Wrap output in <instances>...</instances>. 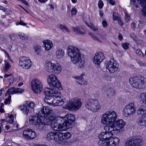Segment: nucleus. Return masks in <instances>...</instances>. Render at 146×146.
I'll return each instance as SVG.
<instances>
[{
  "mask_svg": "<svg viewBox=\"0 0 146 146\" xmlns=\"http://www.w3.org/2000/svg\"><path fill=\"white\" fill-rule=\"evenodd\" d=\"M68 54L70 58L71 62L74 64H76L80 62L78 67L80 68L84 67V62L82 60L81 54L80 50L77 47L70 46L68 48Z\"/></svg>",
  "mask_w": 146,
  "mask_h": 146,
  "instance_id": "1",
  "label": "nucleus"
},
{
  "mask_svg": "<svg viewBox=\"0 0 146 146\" xmlns=\"http://www.w3.org/2000/svg\"><path fill=\"white\" fill-rule=\"evenodd\" d=\"M62 117L59 116L52 115L45 120L47 125H50L52 129L54 131H62L66 130L64 123L62 121Z\"/></svg>",
  "mask_w": 146,
  "mask_h": 146,
  "instance_id": "2",
  "label": "nucleus"
},
{
  "mask_svg": "<svg viewBox=\"0 0 146 146\" xmlns=\"http://www.w3.org/2000/svg\"><path fill=\"white\" fill-rule=\"evenodd\" d=\"M126 124L125 121L122 119L117 120L111 125H107L105 126V129L107 131H119V133L122 132L123 129Z\"/></svg>",
  "mask_w": 146,
  "mask_h": 146,
  "instance_id": "3",
  "label": "nucleus"
},
{
  "mask_svg": "<svg viewBox=\"0 0 146 146\" xmlns=\"http://www.w3.org/2000/svg\"><path fill=\"white\" fill-rule=\"evenodd\" d=\"M116 113L114 111H106L104 113L101 119V123L103 124L112 123L117 118Z\"/></svg>",
  "mask_w": 146,
  "mask_h": 146,
  "instance_id": "4",
  "label": "nucleus"
},
{
  "mask_svg": "<svg viewBox=\"0 0 146 146\" xmlns=\"http://www.w3.org/2000/svg\"><path fill=\"white\" fill-rule=\"evenodd\" d=\"M85 106L87 109L93 112L98 111L101 107L98 101L92 99L87 100L86 102Z\"/></svg>",
  "mask_w": 146,
  "mask_h": 146,
  "instance_id": "5",
  "label": "nucleus"
},
{
  "mask_svg": "<svg viewBox=\"0 0 146 146\" xmlns=\"http://www.w3.org/2000/svg\"><path fill=\"white\" fill-rule=\"evenodd\" d=\"M82 104L79 98H75L70 100L66 105V107L71 111H76L79 110Z\"/></svg>",
  "mask_w": 146,
  "mask_h": 146,
  "instance_id": "6",
  "label": "nucleus"
},
{
  "mask_svg": "<svg viewBox=\"0 0 146 146\" xmlns=\"http://www.w3.org/2000/svg\"><path fill=\"white\" fill-rule=\"evenodd\" d=\"M39 117H44V120L49 118L50 117L55 114L53 113L52 110L47 106H44L41 108L37 114Z\"/></svg>",
  "mask_w": 146,
  "mask_h": 146,
  "instance_id": "7",
  "label": "nucleus"
},
{
  "mask_svg": "<svg viewBox=\"0 0 146 146\" xmlns=\"http://www.w3.org/2000/svg\"><path fill=\"white\" fill-rule=\"evenodd\" d=\"M47 82L50 86L59 90L62 89L60 83L57 77L54 75L51 74L48 76H47Z\"/></svg>",
  "mask_w": 146,
  "mask_h": 146,
  "instance_id": "8",
  "label": "nucleus"
},
{
  "mask_svg": "<svg viewBox=\"0 0 146 146\" xmlns=\"http://www.w3.org/2000/svg\"><path fill=\"white\" fill-rule=\"evenodd\" d=\"M31 88L34 93L40 94L41 92L43 89L42 83L38 79H34L31 82Z\"/></svg>",
  "mask_w": 146,
  "mask_h": 146,
  "instance_id": "9",
  "label": "nucleus"
},
{
  "mask_svg": "<svg viewBox=\"0 0 146 146\" xmlns=\"http://www.w3.org/2000/svg\"><path fill=\"white\" fill-rule=\"evenodd\" d=\"M143 139L140 136H136L128 139L125 143V146H141Z\"/></svg>",
  "mask_w": 146,
  "mask_h": 146,
  "instance_id": "10",
  "label": "nucleus"
},
{
  "mask_svg": "<svg viewBox=\"0 0 146 146\" xmlns=\"http://www.w3.org/2000/svg\"><path fill=\"white\" fill-rule=\"evenodd\" d=\"M45 66L47 70H50L52 72L56 75L59 74L61 71L62 68L58 64H54L50 62H46Z\"/></svg>",
  "mask_w": 146,
  "mask_h": 146,
  "instance_id": "11",
  "label": "nucleus"
},
{
  "mask_svg": "<svg viewBox=\"0 0 146 146\" xmlns=\"http://www.w3.org/2000/svg\"><path fill=\"white\" fill-rule=\"evenodd\" d=\"M136 111V108L133 103H130L127 105L123 110V114L126 117L134 114Z\"/></svg>",
  "mask_w": 146,
  "mask_h": 146,
  "instance_id": "12",
  "label": "nucleus"
},
{
  "mask_svg": "<svg viewBox=\"0 0 146 146\" xmlns=\"http://www.w3.org/2000/svg\"><path fill=\"white\" fill-rule=\"evenodd\" d=\"M75 119L74 115L71 113L67 114L64 117H62V122L66 128V129L71 127L72 123L74 122Z\"/></svg>",
  "mask_w": 146,
  "mask_h": 146,
  "instance_id": "13",
  "label": "nucleus"
},
{
  "mask_svg": "<svg viewBox=\"0 0 146 146\" xmlns=\"http://www.w3.org/2000/svg\"><path fill=\"white\" fill-rule=\"evenodd\" d=\"M106 67L110 72L114 73L118 70L119 64L116 61L111 60L108 62Z\"/></svg>",
  "mask_w": 146,
  "mask_h": 146,
  "instance_id": "14",
  "label": "nucleus"
},
{
  "mask_svg": "<svg viewBox=\"0 0 146 146\" xmlns=\"http://www.w3.org/2000/svg\"><path fill=\"white\" fill-rule=\"evenodd\" d=\"M32 62L28 58L23 56L20 58L19 65L23 68L28 69L32 65Z\"/></svg>",
  "mask_w": 146,
  "mask_h": 146,
  "instance_id": "15",
  "label": "nucleus"
},
{
  "mask_svg": "<svg viewBox=\"0 0 146 146\" xmlns=\"http://www.w3.org/2000/svg\"><path fill=\"white\" fill-rule=\"evenodd\" d=\"M104 131L100 133L98 135V137L100 139L106 141L109 139L113 136V134L111 132L112 131H107L105 129Z\"/></svg>",
  "mask_w": 146,
  "mask_h": 146,
  "instance_id": "16",
  "label": "nucleus"
},
{
  "mask_svg": "<svg viewBox=\"0 0 146 146\" xmlns=\"http://www.w3.org/2000/svg\"><path fill=\"white\" fill-rule=\"evenodd\" d=\"M46 138L48 140H53L59 143V132H50L47 133Z\"/></svg>",
  "mask_w": 146,
  "mask_h": 146,
  "instance_id": "17",
  "label": "nucleus"
},
{
  "mask_svg": "<svg viewBox=\"0 0 146 146\" xmlns=\"http://www.w3.org/2000/svg\"><path fill=\"white\" fill-rule=\"evenodd\" d=\"M105 58L104 54L101 52H96L94 56V62L96 64L99 65Z\"/></svg>",
  "mask_w": 146,
  "mask_h": 146,
  "instance_id": "18",
  "label": "nucleus"
},
{
  "mask_svg": "<svg viewBox=\"0 0 146 146\" xmlns=\"http://www.w3.org/2000/svg\"><path fill=\"white\" fill-rule=\"evenodd\" d=\"M23 137L28 139H33L36 136V132L31 129L24 130L23 133Z\"/></svg>",
  "mask_w": 146,
  "mask_h": 146,
  "instance_id": "19",
  "label": "nucleus"
},
{
  "mask_svg": "<svg viewBox=\"0 0 146 146\" xmlns=\"http://www.w3.org/2000/svg\"><path fill=\"white\" fill-rule=\"evenodd\" d=\"M131 4L136 8L139 7L138 4H140L143 9H146V0H131Z\"/></svg>",
  "mask_w": 146,
  "mask_h": 146,
  "instance_id": "20",
  "label": "nucleus"
},
{
  "mask_svg": "<svg viewBox=\"0 0 146 146\" xmlns=\"http://www.w3.org/2000/svg\"><path fill=\"white\" fill-rule=\"evenodd\" d=\"M53 106H61L64 104V101L59 96L54 95L53 96Z\"/></svg>",
  "mask_w": 146,
  "mask_h": 146,
  "instance_id": "21",
  "label": "nucleus"
},
{
  "mask_svg": "<svg viewBox=\"0 0 146 146\" xmlns=\"http://www.w3.org/2000/svg\"><path fill=\"white\" fill-rule=\"evenodd\" d=\"M139 76L131 77L129 80V82L131 85L133 87L136 88H138L139 85L138 83L139 82Z\"/></svg>",
  "mask_w": 146,
  "mask_h": 146,
  "instance_id": "22",
  "label": "nucleus"
},
{
  "mask_svg": "<svg viewBox=\"0 0 146 146\" xmlns=\"http://www.w3.org/2000/svg\"><path fill=\"white\" fill-rule=\"evenodd\" d=\"M38 116H31L29 117V123L30 124L35 125V126L42 120Z\"/></svg>",
  "mask_w": 146,
  "mask_h": 146,
  "instance_id": "23",
  "label": "nucleus"
},
{
  "mask_svg": "<svg viewBox=\"0 0 146 146\" xmlns=\"http://www.w3.org/2000/svg\"><path fill=\"white\" fill-rule=\"evenodd\" d=\"M71 136V135L69 132L63 133L59 132V143L63 140H65L69 138Z\"/></svg>",
  "mask_w": 146,
  "mask_h": 146,
  "instance_id": "24",
  "label": "nucleus"
},
{
  "mask_svg": "<svg viewBox=\"0 0 146 146\" xmlns=\"http://www.w3.org/2000/svg\"><path fill=\"white\" fill-rule=\"evenodd\" d=\"M109 146H115L117 145L119 142V139L117 137H112L107 140Z\"/></svg>",
  "mask_w": 146,
  "mask_h": 146,
  "instance_id": "25",
  "label": "nucleus"
},
{
  "mask_svg": "<svg viewBox=\"0 0 146 146\" xmlns=\"http://www.w3.org/2000/svg\"><path fill=\"white\" fill-rule=\"evenodd\" d=\"M139 81L138 83L139 85L138 87V88L142 89L145 88L146 86V80L144 77L141 76H139Z\"/></svg>",
  "mask_w": 146,
  "mask_h": 146,
  "instance_id": "26",
  "label": "nucleus"
},
{
  "mask_svg": "<svg viewBox=\"0 0 146 146\" xmlns=\"http://www.w3.org/2000/svg\"><path fill=\"white\" fill-rule=\"evenodd\" d=\"M138 114H141V116H146V107L144 105H141L138 108L137 111Z\"/></svg>",
  "mask_w": 146,
  "mask_h": 146,
  "instance_id": "27",
  "label": "nucleus"
},
{
  "mask_svg": "<svg viewBox=\"0 0 146 146\" xmlns=\"http://www.w3.org/2000/svg\"><path fill=\"white\" fill-rule=\"evenodd\" d=\"M72 28L74 31L80 34H84L85 33L84 32V29L83 28L80 26L76 27H73Z\"/></svg>",
  "mask_w": 146,
  "mask_h": 146,
  "instance_id": "28",
  "label": "nucleus"
},
{
  "mask_svg": "<svg viewBox=\"0 0 146 146\" xmlns=\"http://www.w3.org/2000/svg\"><path fill=\"white\" fill-rule=\"evenodd\" d=\"M43 43L45 44V48L46 50H50L53 46L52 42L49 40L44 41Z\"/></svg>",
  "mask_w": 146,
  "mask_h": 146,
  "instance_id": "29",
  "label": "nucleus"
},
{
  "mask_svg": "<svg viewBox=\"0 0 146 146\" xmlns=\"http://www.w3.org/2000/svg\"><path fill=\"white\" fill-rule=\"evenodd\" d=\"M47 125L46 123H45V121L44 123L42 121V120L40 121L35 126L36 128L40 131L43 130L45 129L46 128V125Z\"/></svg>",
  "mask_w": 146,
  "mask_h": 146,
  "instance_id": "30",
  "label": "nucleus"
},
{
  "mask_svg": "<svg viewBox=\"0 0 146 146\" xmlns=\"http://www.w3.org/2000/svg\"><path fill=\"white\" fill-rule=\"evenodd\" d=\"M56 55L58 58H61L64 56V52L62 49L58 48L56 51Z\"/></svg>",
  "mask_w": 146,
  "mask_h": 146,
  "instance_id": "31",
  "label": "nucleus"
},
{
  "mask_svg": "<svg viewBox=\"0 0 146 146\" xmlns=\"http://www.w3.org/2000/svg\"><path fill=\"white\" fill-rule=\"evenodd\" d=\"M53 98L49 95L45 96V98L44 99V102L50 105H52L53 103Z\"/></svg>",
  "mask_w": 146,
  "mask_h": 146,
  "instance_id": "32",
  "label": "nucleus"
},
{
  "mask_svg": "<svg viewBox=\"0 0 146 146\" xmlns=\"http://www.w3.org/2000/svg\"><path fill=\"white\" fill-rule=\"evenodd\" d=\"M88 35L92 38L93 40L97 41L100 43H102L103 42L94 34L91 33H89Z\"/></svg>",
  "mask_w": 146,
  "mask_h": 146,
  "instance_id": "33",
  "label": "nucleus"
},
{
  "mask_svg": "<svg viewBox=\"0 0 146 146\" xmlns=\"http://www.w3.org/2000/svg\"><path fill=\"white\" fill-rule=\"evenodd\" d=\"M140 100L146 105V93H143L141 94L139 96Z\"/></svg>",
  "mask_w": 146,
  "mask_h": 146,
  "instance_id": "34",
  "label": "nucleus"
},
{
  "mask_svg": "<svg viewBox=\"0 0 146 146\" xmlns=\"http://www.w3.org/2000/svg\"><path fill=\"white\" fill-rule=\"evenodd\" d=\"M75 78L77 79L78 80L77 82L81 85L84 84L85 83L83 82L84 79L83 77L82 76H76Z\"/></svg>",
  "mask_w": 146,
  "mask_h": 146,
  "instance_id": "35",
  "label": "nucleus"
},
{
  "mask_svg": "<svg viewBox=\"0 0 146 146\" xmlns=\"http://www.w3.org/2000/svg\"><path fill=\"white\" fill-rule=\"evenodd\" d=\"M18 35L21 39L26 40L28 39V35H25L23 33L19 32L18 33Z\"/></svg>",
  "mask_w": 146,
  "mask_h": 146,
  "instance_id": "36",
  "label": "nucleus"
},
{
  "mask_svg": "<svg viewBox=\"0 0 146 146\" xmlns=\"http://www.w3.org/2000/svg\"><path fill=\"white\" fill-rule=\"evenodd\" d=\"M107 94L108 96H113L115 93V90L112 88H110L107 89Z\"/></svg>",
  "mask_w": 146,
  "mask_h": 146,
  "instance_id": "37",
  "label": "nucleus"
},
{
  "mask_svg": "<svg viewBox=\"0 0 146 146\" xmlns=\"http://www.w3.org/2000/svg\"><path fill=\"white\" fill-rule=\"evenodd\" d=\"M33 48L35 51V53L37 55L39 54L41 51V46L37 45H35Z\"/></svg>",
  "mask_w": 146,
  "mask_h": 146,
  "instance_id": "38",
  "label": "nucleus"
},
{
  "mask_svg": "<svg viewBox=\"0 0 146 146\" xmlns=\"http://www.w3.org/2000/svg\"><path fill=\"white\" fill-rule=\"evenodd\" d=\"M16 88L14 87H12L7 91V93L8 94H16Z\"/></svg>",
  "mask_w": 146,
  "mask_h": 146,
  "instance_id": "39",
  "label": "nucleus"
},
{
  "mask_svg": "<svg viewBox=\"0 0 146 146\" xmlns=\"http://www.w3.org/2000/svg\"><path fill=\"white\" fill-rule=\"evenodd\" d=\"M29 107L27 105H24L23 106V107L21 108V109L22 110L23 112L25 114H27L29 111Z\"/></svg>",
  "mask_w": 146,
  "mask_h": 146,
  "instance_id": "40",
  "label": "nucleus"
},
{
  "mask_svg": "<svg viewBox=\"0 0 146 146\" xmlns=\"http://www.w3.org/2000/svg\"><path fill=\"white\" fill-rule=\"evenodd\" d=\"M50 94H60V92L54 88H50Z\"/></svg>",
  "mask_w": 146,
  "mask_h": 146,
  "instance_id": "41",
  "label": "nucleus"
},
{
  "mask_svg": "<svg viewBox=\"0 0 146 146\" xmlns=\"http://www.w3.org/2000/svg\"><path fill=\"white\" fill-rule=\"evenodd\" d=\"M120 18L118 16V14L115 12H114L113 14V21H117Z\"/></svg>",
  "mask_w": 146,
  "mask_h": 146,
  "instance_id": "42",
  "label": "nucleus"
},
{
  "mask_svg": "<svg viewBox=\"0 0 146 146\" xmlns=\"http://www.w3.org/2000/svg\"><path fill=\"white\" fill-rule=\"evenodd\" d=\"M136 53L137 56H142L144 57V55L143 54L142 51L139 49L137 50L136 51Z\"/></svg>",
  "mask_w": 146,
  "mask_h": 146,
  "instance_id": "43",
  "label": "nucleus"
},
{
  "mask_svg": "<svg viewBox=\"0 0 146 146\" xmlns=\"http://www.w3.org/2000/svg\"><path fill=\"white\" fill-rule=\"evenodd\" d=\"M60 29L62 31L65 30L66 32L69 33V30L64 25H60Z\"/></svg>",
  "mask_w": 146,
  "mask_h": 146,
  "instance_id": "44",
  "label": "nucleus"
},
{
  "mask_svg": "<svg viewBox=\"0 0 146 146\" xmlns=\"http://www.w3.org/2000/svg\"><path fill=\"white\" fill-rule=\"evenodd\" d=\"M50 88H46L44 89V94L45 96H48V94H50Z\"/></svg>",
  "mask_w": 146,
  "mask_h": 146,
  "instance_id": "45",
  "label": "nucleus"
},
{
  "mask_svg": "<svg viewBox=\"0 0 146 146\" xmlns=\"http://www.w3.org/2000/svg\"><path fill=\"white\" fill-rule=\"evenodd\" d=\"M11 99V96L10 95L4 101V103L5 104H9L10 102Z\"/></svg>",
  "mask_w": 146,
  "mask_h": 146,
  "instance_id": "46",
  "label": "nucleus"
},
{
  "mask_svg": "<svg viewBox=\"0 0 146 146\" xmlns=\"http://www.w3.org/2000/svg\"><path fill=\"white\" fill-rule=\"evenodd\" d=\"M129 44L127 42H125L122 44V46L123 48L125 50H127L129 48L128 45Z\"/></svg>",
  "mask_w": 146,
  "mask_h": 146,
  "instance_id": "47",
  "label": "nucleus"
},
{
  "mask_svg": "<svg viewBox=\"0 0 146 146\" xmlns=\"http://www.w3.org/2000/svg\"><path fill=\"white\" fill-rule=\"evenodd\" d=\"M71 12L72 15V16H74L76 14L77 10L74 8H72L71 10Z\"/></svg>",
  "mask_w": 146,
  "mask_h": 146,
  "instance_id": "48",
  "label": "nucleus"
},
{
  "mask_svg": "<svg viewBox=\"0 0 146 146\" xmlns=\"http://www.w3.org/2000/svg\"><path fill=\"white\" fill-rule=\"evenodd\" d=\"M24 91V89L19 88H17L16 89V94H21Z\"/></svg>",
  "mask_w": 146,
  "mask_h": 146,
  "instance_id": "49",
  "label": "nucleus"
},
{
  "mask_svg": "<svg viewBox=\"0 0 146 146\" xmlns=\"http://www.w3.org/2000/svg\"><path fill=\"white\" fill-rule=\"evenodd\" d=\"M28 106H29V108L30 107L31 108H32L33 110H34L33 109L35 107V103L33 102H30L28 104Z\"/></svg>",
  "mask_w": 146,
  "mask_h": 146,
  "instance_id": "50",
  "label": "nucleus"
},
{
  "mask_svg": "<svg viewBox=\"0 0 146 146\" xmlns=\"http://www.w3.org/2000/svg\"><path fill=\"white\" fill-rule=\"evenodd\" d=\"M103 5L104 4L103 3L102 1L101 0H100L99 1L98 3V6L99 8L100 9H101L103 7Z\"/></svg>",
  "mask_w": 146,
  "mask_h": 146,
  "instance_id": "51",
  "label": "nucleus"
},
{
  "mask_svg": "<svg viewBox=\"0 0 146 146\" xmlns=\"http://www.w3.org/2000/svg\"><path fill=\"white\" fill-rule=\"evenodd\" d=\"M130 37L135 41L137 40V38L134 33H131L130 34Z\"/></svg>",
  "mask_w": 146,
  "mask_h": 146,
  "instance_id": "52",
  "label": "nucleus"
},
{
  "mask_svg": "<svg viewBox=\"0 0 146 146\" xmlns=\"http://www.w3.org/2000/svg\"><path fill=\"white\" fill-rule=\"evenodd\" d=\"M90 28L94 31H97L98 30V27L95 26L94 25H91L90 26Z\"/></svg>",
  "mask_w": 146,
  "mask_h": 146,
  "instance_id": "53",
  "label": "nucleus"
},
{
  "mask_svg": "<svg viewBox=\"0 0 146 146\" xmlns=\"http://www.w3.org/2000/svg\"><path fill=\"white\" fill-rule=\"evenodd\" d=\"M139 64L141 66H146V62L144 61H139Z\"/></svg>",
  "mask_w": 146,
  "mask_h": 146,
  "instance_id": "54",
  "label": "nucleus"
},
{
  "mask_svg": "<svg viewBox=\"0 0 146 146\" xmlns=\"http://www.w3.org/2000/svg\"><path fill=\"white\" fill-rule=\"evenodd\" d=\"M10 66L9 63L7 62L6 63L5 65V68L6 70V71H7L9 69Z\"/></svg>",
  "mask_w": 146,
  "mask_h": 146,
  "instance_id": "55",
  "label": "nucleus"
},
{
  "mask_svg": "<svg viewBox=\"0 0 146 146\" xmlns=\"http://www.w3.org/2000/svg\"><path fill=\"white\" fill-rule=\"evenodd\" d=\"M102 24L104 28L106 27L107 26V23L106 21L104 20L102 22Z\"/></svg>",
  "mask_w": 146,
  "mask_h": 146,
  "instance_id": "56",
  "label": "nucleus"
},
{
  "mask_svg": "<svg viewBox=\"0 0 146 146\" xmlns=\"http://www.w3.org/2000/svg\"><path fill=\"white\" fill-rule=\"evenodd\" d=\"M131 27L134 30L136 28V24L134 23H132L131 24Z\"/></svg>",
  "mask_w": 146,
  "mask_h": 146,
  "instance_id": "57",
  "label": "nucleus"
},
{
  "mask_svg": "<svg viewBox=\"0 0 146 146\" xmlns=\"http://www.w3.org/2000/svg\"><path fill=\"white\" fill-rule=\"evenodd\" d=\"M118 21V23L121 26H122L123 25V23L121 20V18H120L118 20H117Z\"/></svg>",
  "mask_w": 146,
  "mask_h": 146,
  "instance_id": "58",
  "label": "nucleus"
},
{
  "mask_svg": "<svg viewBox=\"0 0 146 146\" xmlns=\"http://www.w3.org/2000/svg\"><path fill=\"white\" fill-rule=\"evenodd\" d=\"M14 77H12L9 80V85H11V84H12L14 81Z\"/></svg>",
  "mask_w": 146,
  "mask_h": 146,
  "instance_id": "59",
  "label": "nucleus"
},
{
  "mask_svg": "<svg viewBox=\"0 0 146 146\" xmlns=\"http://www.w3.org/2000/svg\"><path fill=\"white\" fill-rule=\"evenodd\" d=\"M129 15L127 14H125V21L126 22H128L129 20Z\"/></svg>",
  "mask_w": 146,
  "mask_h": 146,
  "instance_id": "60",
  "label": "nucleus"
},
{
  "mask_svg": "<svg viewBox=\"0 0 146 146\" xmlns=\"http://www.w3.org/2000/svg\"><path fill=\"white\" fill-rule=\"evenodd\" d=\"M104 141L102 145V146H109L108 142L107 140Z\"/></svg>",
  "mask_w": 146,
  "mask_h": 146,
  "instance_id": "61",
  "label": "nucleus"
},
{
  "mask_svg": "<svg viewBox=\"0 0 146 146\" xmlns=\"http://www.w3.org/2000/svg\"><path fill=\"white\" fill-rule=\"evenodd\" d=\"M102 139H100L99 141L98 144H99L102 146L103 143L104 141H105V140H102Z\"/></svg>",
  "mask_w": 146,
  "mask_h": 146,
  "instance_id": "62",
  "label": "nucleus"
},
{
  "mask_svg": "<svg viewBox=\"0 0 146 146\" xmlns=\"http://www.w3.org/2000/svg\"><path fill=\"white\" fill-rule=\"evenodd\" d=\"M13 119H14L9 118V119L7 120V122L10 124H11L13 122Z\"/></svg>",
  "mask_w": 146,
  "mask_h": 146,
  "instance_id": "63",
  "label": "nucleus"
},
{
  "mask_svg": "<svg viewBox=\"0 0 146 146\" xmlns=\"http://www.w3.org/2000/svg\"><path fill=\"white\" fill-rule=\"evenodd\" d=\"M143 14L146 17V9H143L142 10Z\"/></svg>",
  "mask_w": 146,
  "mask_h": 146,
  "instance_id": "64",
  "label": "nucleus"
}]
</instances>
